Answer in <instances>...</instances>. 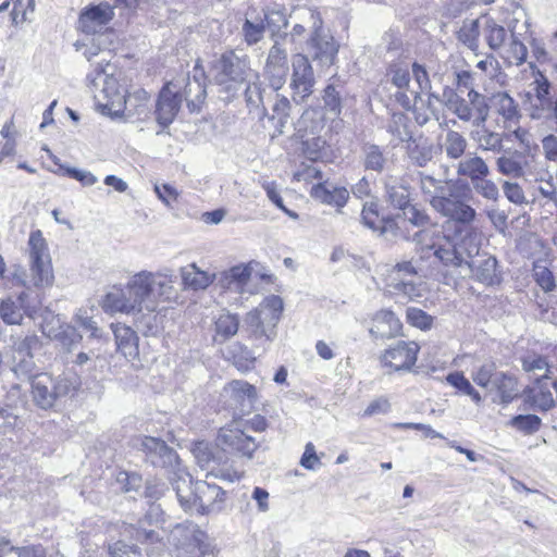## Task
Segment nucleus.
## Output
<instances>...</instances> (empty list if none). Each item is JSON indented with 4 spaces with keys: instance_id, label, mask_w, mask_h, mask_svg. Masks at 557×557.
I'll return each mask as SVG.
<instances>
[{
    "instance_id": "f257e3e1",
    "label": "nucleus",
    "mask_w": 557,
    "mask_h": 557,
    "mask_svg": "<svg viewBox=\"0 0 557 557\" xmlns=\"http://www.w3.org/2000/svg\"><path fill=\"white\" fill-rule=\"evenodd\" d=\"M442 102L460 121L476 127L471 131L470 136L476 143L478 149L492 153L504 151V139L509 138V135L491 131L485 126L490 116V106L485 95L470 88L467 98H462L454 89L445 88Z\"/></svg>"
},
{
    "instance_id": "f03ea898",
    "label": "nucleus",
    "mask_w": 557,
    "mask_h": 557,
    "mask_svg": "<svg viewBox=\"0 0 557 557\" xmlns=\"http://www.w3.org/2000/svg\"><path fill=\"white\" fill-rule=\"evenodd\" d=\"M213 79L219 92L225 94L230 99L235 97L246 83L259 79V74L250 67L248 55L228 50L215 60Z\"/></svg>"
},
{
    "instance_id": "7ed1b4c3",
    "label": "nucleus",
    "mask_w": 557,
    "mask_h": 557,
    "mask_svg": "<svg viewBox=\"0 0 557 557\" xmlns=\"http://www.w3.org/2000/svg\"><path fill=\"white\" fill-rule=\"evenodd\" d=\"M430 206L446 220L443 222V230L447 235L462 237L461 240L476 238L473 235L472 223L476 218V211L459 197L451 193L444 196H435L430 199Z\"/></svg>"
},
{
    "instance_id": "20e7f679",
    "label": "nucleus",
    "mask_w": 557,
    "mask_h": 557,
    "mask_svg": "<svg viewBox=\"0 0 557 557\" xmlns=\"http://www.w3.org/2000/svg\"><path fill=\"white\" fill-rule=\"evenodd\" d=\"M129 293L133 295L137 312L143 309L150 313L157 310L160 301L172 298L174 294L173 281L166 275L150 271H140L133 275L127 282Z\"/></svg>"
},
{
    "instance_id": "39448f33",
    "label": "nucleus",
    "mask_w": 557,
    "mask_h": 557,
    "mask_svg": "<svg viewBox=\"0 0 557 557\" xmlns=\"http://www.w3.org/2000/svg\"><path fill=\"white\" fill-rule=\"evenodd\" d=\"M480 244L476 238L469 242L461 240V249L458 258L460 262L451 264L450 268L458 270L462 277L473 276L480 283L486 286L499 284L500 273L497 270V260L492 256H479Z\"/></svg>"
},
{
    "instance_id": "423d86ee",
    "label": "nucleus",
    "mask_w": 557,
    "mask_h": 557,
    "mask_svg": "<svg viewBox=\"0 0 557 557\" xmlns=\"http://www.w3.org/2000/svg\"><path fill=\"white\" fill-rule=\"evenodd\" d=\"M28 273H24L21 283L25 287L36 288L52 285L54 275L47 240L40 230L33 231L28 238Z\"/></svg>"
},
{
    "instance_id": "0eeeda50",
    "label": "nucleus",
    "mask_w": 557,
    "mask_h": 557,
    "mask_svg": "<svg viewBox=\"0 0 557 557\" xmlns=\"http://www.w3.org/2000/svg\"><path fill=\"white\" fill-rule=\"evenodd\" d=\"M454 235H447L443 227L440 230L436 223L431 222L413 234L412 242L425 257L432 255L444 267L450 268L451 264H457V261L460 262L458 253L461 242L458 245L454 244Z\"/></svg>"
},
{
    "instance_id": "6e6552de",
    "label": "nucleus",
    "mask_w": 557,
    "mask_h": 557,
    "mask_svg": "<svg viewBox=\"0 0 557 557\" xmlns=\"http://www.w3.org/2000/svg\"><path fill=\"white\" fill-rule=\"evenodd\" d=\"M482 33L488 48L498 52L500 58L509 65L519 66L527 61L528 49L512 29L508 35L503 25L498 24L493 17L486 16Z\"/></svg>"
},
{
    "instance_id": "1a4fd4ad",
    "label": "nucleus",
    "mask_w": 557,
    "mask_h": 557,
    "mask_svg": "<svg viewBox=\"0 0 557 557\" xmlns=\"http://www.w3.org/2000/svg\"><path fill=\"white\" fill-rule=\"evenodd\" d=\"M79 384V377L71 372L57 376L46 372L36 374L32 380L33 400L39 408L50 409L59 399L74 393Z\"/></svg>"
},
{
    "instance_id": "9d476101",
    "label": "nucleus",
    "mask_w": 557,
    "mask_h": 557,
    "mask_svg": "<svg viewBox=\"0 0 557 557\" xmlns=\"http://www.w3.org/2000/svg\"><path fill=\"white\" fill-rule=\"evenodd\" d=\"M176 496L185 510L197 509L210 512L221 509L225 492L214 483L191 480H178L174 486Z\"/></svg>"
},
{
    "instance_id": "9b49d317",
    "label": "nucleus",
    "mask_w": 557,
    "mask_h": 557,
    "mask_svg": "<svg viewBox=\"0 0 557 557\" xmlns=\"http://www.w3.org/2000/svg\"><path fill=\"white\" fill-rule=\"evenodd\" d=\"M177 543L178 557L213 556V545L209 536L194 523L178 524L172 532Z\"/></svg>"
},
{
    "instance_id": "f8f14e48",
    "label": "nucleus",
    "mask_w": 557,
    "mask_h": 557,
    "mask_svg": "<svg viewBox=\"0 0 557 557\" xmlns=\"http://www.w3.org/2000/svg\"><path fill=\"white\" fill-rule=\"evenodd\" d=\"M40 307L39 295L33 297L29 290H24L17 296H8L0 304V317L5 324L18 325L24 315L34 318Z\"/></svg>"
},
{
    "instance_id": "ddd939ff",
    "label": "nucleus",
    "mask_w": 557,
    "mask_h": 557,
    "mask_svg": "<svg viewBox=\"0 0 557 557\" xmlns=\"http://www.w3.org/2000/svg\"><path fill=\"white\" fill-rule=\"evenodd\" d=\"M95 99L101 112L111 117L121 116L127 104L132 103V97L126 98L125 90L113 75H106L100 94L95 95Z\"/></svg>"
},
{
    "instance_id": "4468645a",
    "label": "nucleus",
    "mask_w": 557,
    "mask_h": 557,
    "mask_svg": "<svg viewBox=\"0 0 557 557\" xmlns=\"http://www.w3.org/2000/svg\"><path fill=\"white\" fill-rule=\"evenodd\" d=\"M313 25L314 30L308 42L309 53L321 66H330L336 59L339 46L334 37L322 28L320 18L314 21Z\"/></svg>"
},
{
    "instance_id": "2eb2a0df",
    "label": "nucleus",
    "mask_w": 557,
    "mask_h": 557,
    "mask_svg": "<svg viewBox=\"0 0 557 557\" xmlns=\"http://www.w3.org/2000/svg\"><path fill=\"white\" fill-rule=\"evenodd\" d=\"M419 345L416 342L399 341L385 349L381 363L391 371H410L416 364Z\"/></svg>"
},
{
    "instance_id": "dca6fc26",
    "label": "nucleus",
    "mask_w": 557,
    "mask_h": 557,
    "mask_svg": "<svg viewBox=\"0 0 557 557\" xmlns=\"http://www.w3.org/2000/svg\"><path fill=\"white\" fill-rule=\"evenodd\" d=\"M529 115L533 120L550 119L557 109V99L550 95V84L544 76L534 81L533 92L528 94Z\"/></svg>"
},
{
    "instance_id": "f3484780",
    "label": "nucleus",
    "mask_w": 557,
    "mask_h": 557,
    "mask_svg": "<svg viewBox=\"0 0 557 557\" xmlns=\"http://www.w3.org/2000/svg\"><path fill=\"white\" fill-rule=\"evenodd\" d=\"M293 74L290 87L294 91L293 99L299 103L313 91L314 75L312 66L305 54L297 53L292 61Z\"/></svg>"
},
{
    "instance_id": "a211bd4d",
    "label": "nucleus",
    "mask_w": 557,
    "mask_h": 557,
    "mask_svg": "<svg viewBox=\"0 0 557 557\" xmlns=\"http://www.w3.org/2000/svg\"><path fill=\"white\" fill-rule=\"evenodd\" d=\"M113 16L114 9L108 2L88 5L79 14L77 29L88 35L99 34L107 29Z\"/></svg>"
},
{
    "instance_id": "6ab92c4d",
    "label": "nucleus",
    "mask_w": 557,
    "mask_h": 557,
    "mask_svg": "<svg viewBox=\"0 0 557 557\" xmlns=\"http://www.w3.org/2000/svg\"><path fill=\"white\" fill-rule=\"evenodd\" d=\"M181 87L173 82L168 83L160 91L156 104V120L162 127H168L175 120L182 104Z\"/></svg>"
},
{
    "instance_id": "aec40b11",
    "label": "nucleus",
    "mask_w": 557,
    "mask_h": 557,
    "mask_svg": "<svg viewBox=\"0 0 557 557\" xmlns=\"http://www.w3.org/2000/svg\"><path fill=\"white\" fill-rule=\"evenodd\" d=\"M287 50L275 42L269 50L263 75L274 91L281 89L288 74Z\"/></svg>"
},
{
    "instance_id": "412c9836",
    "label": "nucleus",
    "mask_w": 557,
    "mask_h": 557,
    "mask_svg": "<svg viewBox=\"0 0 557 557\" xmlns=\"http://www.w3.org/2000/svg\"><path fill=\"white\" fill-rule=\"evenodd\" d=\"M216 445L226 453L251 458L258 445L253 437L237 428H222L216 437Z\"/></svg>"
},
{
    "instance_id": "4be33fe9",
    "label": "nucleus",
    "mask_w": 557,
    "mask_h": 557,
    "mask_svg": "<svg viewBox=\"0 0 557 557\" xmlns=\"http://www.w3.org/2000/svg\"><path fill=\"white\" fill-rule=\"evenodd\" d=\"M135 446L146 454L151 463L159 467L172 466L178 458L176 451L169 447L164 441L152 437L143 436L135 441Z\"/></svg>"
},
{
    "instance_id": "5701e85b",
    "label": "nucleus",
    "mask_w": 557,
    "mask_h": 557,
    "mask_svg": "<svg viewBox=\"0 0 557 557\" xmlns=\"http://www.w3.org/2000/svg\"><path fill=\"white\" fill-rule=\"evenodd\" d=\"M41 330L46 336L59 342L62 348L69 352L72 351L83 338L75 326L61 322L58 317L46 319L41 324Z\"/></svg>"
},
{
    "instance_id": "b1692460",
    "label": "nucleus",
    "mask_w": 557,
    "mask_h": 557,
    "mask_svg": "<svg viewBox=\"0 0 557 557\" xmlns=\"http://www.w3.org/2000/svg\"><path fill=\"white\" fill-rule=\"evenodd\" d=\"M490 110L502 119L503 127L509 129L512 125L517 124L521 117L519 106L517 101L506 91L494 92L491 98H487Z\"/></svg>"
},
{
    "instance_id": "393cba45",
    "label": "nucleus",
    "mask_w": 557,
    "mask_h": 557,
    "mask_svg": "<svg viewBox=\"0 0 557 557\" xmlns=\"http://www.w3.org/2000/svg\"><path fill=\"white\" fill-rule=\"evenodd\" d=\"M194 455L200 468L208 471L207 478H221L231 482L242 478V473L236 471L231 473L228 470H215V465H219V461L213 453V448L208 443H197L194 448Z\"/></svg>"
},
{
    "instance_id": "a878e982",
    "label": "nucleus",
    "mask_w": 557,
    "mask_h": 557,
    "mask_svg": "<svg viewBox=\"0 0 557 557\" xmlns=\"http://www.w3.org/2000/svg\"><path fill=\"white\" fill-rule=\"evenodd\" d=\"M101 307L106 312H121L126 314H136L137 309L133 304V295L129 287L113 286L103 297Z\"/></svg>"
},
{
    "instance_id": "bb28decb",
    "label": "nucleus",
    "mask_w": 557,
    "mask_h": 557,
    "mask_svg": "<svg viewBox=\"0 0 557 557\" xmlns=\"http://www.w3.org/2000/svg\"><path fill=\"white\" fill-rule=\"evenodd\" d=\"M403 323L392 310L382 309L372 318L369 332L374 338H392L400 334Z\"/></svg>"
},
{
    "instance_id": "cd10ccee",
    "label": "nucleus",
    "mask_w": 557,
    "mask_h": 557,
    "mask_svg": "<svg viewBox=\"0 0 557 557\" xmlns=\"http://www.w3.org/2000/svg\"><path fill=\"white\" fill-rule=\"evenodd\" d=\"M206 96L205 75L195 67L193 77L187 78L182 98L184 97L190 112H199Z\"/></svg>"
},
{
    "instance_id": "c85d7f7f",
    "label": "nucleus",
    "mask_w": 557,
    "mask_h": 557,
    "mask_svg": "<svg viewBox=\"0 0 557 557\" xmlns=\"http://www.w3.org/2000/svg\"><path fill=\"white\" fill-rule=\"evenodd\" d=\"M550 387L547 380L535 379L534 385L524 389V400L534 409L547 411L555 406Z\"/></svg>"
},
{
    "instance_id": "c756f323",
    "label": "nucleus",
    "mask_w": 557,
    "mask_h": 557,
    "mask_svg": "<svg viewBox=\"0 0 557 557\" xmlns=\"http://www.w3.org/2000/svg\"><path fill=\"white\" fill-rule=\"evenodd\" d=\"M310 195L322 203L337 208H343L349 198V191L345 187H339L329 182H320L313 185Z\"/></svg>"
},
{
    "instance_id": "7c9ffc66",
    "label": "nucleus",
    "mask_w": 557,
    "mask_h": 557,
    "mask_svg": "<svg viewBox=\"0 0 557 557\" xmlns=\"http://www.w3.org/2000/svg\"><path fill=\"white\" fill-rule=\"evenodd\" d=\"M456 172L458 176L466 177L472 183L483 176H490L491 168L476 152H469L459 160Z\"/></svg>"
},
{
    "instance_id": "2f4dec72",
    "label": "nucleus",
    "mask_w": 557,
    "mask_h": 557,
    "mask_svg": "<svg viewBox=\"0 0 557 557\" xmlns=\"http://www.w3.org/2000/svg\"><path fill=\"white\" fill-rule=\"evenodd\" d=\"M224 393L243 409H251L258 397L256 387L242 380L231 381L224 387Z\"/></svg>"
},
{
    "instance_id": "473e14b6",
    "label": "nucleus",
    "mask_w": 557,
    "mask_h": 557,
    "mask_svg": "<svg viewBox=\"0 0 557 557\" xmlns=\"http://www.w3.org/2000/svg\"><path fill=\"white\" fill-rule=\"evenodd\" d=\"M117 350L127 359L134 360L139 355L138 336L135 331L124 324H112Z\"/></svg>"
},
{
    "instance_id": "72a5a7b5",
    "label": "nucleus",
    "mask_w": 557,
    "mask_h": 557,
    "mask_svg": "<svg viewBox=\"0 0 557 557\" xmlns=\"http://www.w3.org/2000/svg\"><path fill=\"white\" fill-rule=\"evenodd\" d=\"M362 165L366 171L382 173L388 169L391 160L385 149L379 145L366 143L361 148Z\"/></svg>"
},
{
    "instance_id": "f704fd0d",
    "label": "nucleus",
    "mask_w": 557,
    "mask_h": 557,
    "mask_svg": "<svg viewBox=\"0 0 557 557\" xmlns=\"http://www.w3.org/2000/svg\"><path fill=\"white\" fill-rule=\"evenodd\" d=\"M386 76L389 82L399 89L396 95L398 102H400L404 108L409 109L412 104L411 97L406 94V91L410 90L409 70L398 64H392L387 70Z\"/></svg>"
},
{
    "instance_id": "c9c22d12",
    "label": "nucleus",
    "mask_w": 557,
    "mask_h": 557,
    "mask_svg": "<svg viewBox=\"0 0 557 557\" xmlns=\"http://www.w3.org/2000/svg\"><path fill=\"white\" fill-rule=\"evenodd\" d=\"M181 276L184 287L193 290L206 289L215 278L214 274L200 270L196 263L182 268Z\"/></svg>"
},
{
    "instance_id": "e433bc0d",
    "label": "nucleus",
    "mask_w": 557,
    "mask_h": 557,
    "mask_svg": "<svg viewBox=\"0 0 557 557\" xmlns=\"http://www.w3.org/2000/svg\"><path fill=\"white\" fill-rule=\"evenodd\" d=\"M384 186L392 206L403 211L410 205V191L406 184L398 183L396 177L388 175L384 178Z\"/></svg>"
},
{
    "instance_id": "4c0bfd02",
    "label": "nucleus",
    "mask_w": 557,
    "mask_h": 557,
    "mask_svg": "<svg viewBox=\"0 0 557 557\" xmlns=\"http://www.w3.org/2000/svg\"><path fill=\"white\" fill-rule=\"evenodd\" d=\"M258 311L268 332H274L283 311V300L278 296L271 295L259 305Z\"/></svg>"
},
{
    "instance_id": "58836bf2",
    "label": "nucleus",
    "mask_w": 557,
    "mask_h": 557,
    "mask_svg": "<svg viewBox=\"0 0 557 557\" xmlns=\"http://www.w3.org/2000/svg\"><path fill=\"white\" fill-rule=\"evenodd\" d=\"M24 428V421L15 405L0 400V432L12 434Z\"/></svg>"
},
{
    "instance_id": "ea45409f",
    "label": "nucleus",
    "mask_w": 557,
    "mask_h": 557,
    "mask_svg": "<svg viewBox=\"0 0 557 557\" xmlns=\"http://www.w3.org/2000/svg\"><path fill=\"white\" fill-rule=\"evenodd\" d=\"M435 152L433 144L426 140H410L407 145V154L411 163L424 168L432 161Z\"/></svg>"
},
{
    "instance_id": "a19ab883",
    "label": "nucleus",
    "mask_w": 557,
    "mask_h": 557,
    "mask_svg": "<svg viewBox=\"0 0 557 557\" xmlns=\"http://www.w3.org/2000/svg\"><path fill=\"white\" fill-rule=\"evenodd\" d=\"M520 153L518 151L504 152L495 159L496 171L512 178H520L523 175V162L519 160Z\"/></svg>"
},
{
    "instance_id": "79ce46f5",
    "label": "nucleus",
    "mask_w": 557,
    "mask_h": 557,
    "mask_svg": "<svg viewBox=\"0 0 557 557\" xmlns=\"http://www.w3.org/2000/svg\"><path fill=\"white\" fill-rule=\"evenodd\" d=\"M523 175L520 178H523L525 182L536 183L546 181L547 178H553L552 172L548 170V166L545 161L537 159L534 156L525 159L522 166Z\"/></svg>"
},
{
    "instance_id": "37998d69",
    "label": "nucleus",
    "mask_w": 557,
    "mask_h": 557,
    "mask_svg": "<svg viewBox=\"0 0 557 557\" xmlns=\"http://www.w3.org/2000/svg\"><path fill=\"white\" fill-rule=\"evenodd\" d=\"M468 141L466 137L457 131L449 129L442 145V148L448 159L460 160L462 159Z\"/></svg>"
},
{
    "instance_id": "c03bdc74",
    "label": "nucleus",
    "mask_w": 557,
    "mask_h": 557,
    "mask_svg": "<svg viewBox=\"0 0 557 557\" xmlns=\"http://www.w3.org/2000/svg\"><path fill=\"white\" fill-rule=\"evenodd\" d=\"M493 386L498 391L500 404L508 405L518 395L517 381L513 376L498 373L493 380Z\"/></svg>"
},
{
    "instance_id": "a18cd8bd",
    "label": "nucleus",
    "mask_w": 557,
    "mask_h": 557,
    "mask_svg": "<svg viewBox=\"0 0 557 557\" xmlns=\"http://www.w3.org/2000/svg\"><path fill=\"white\" fill-rule=\"evenodd\" d=\"M387 132L403 143H408L412 139L410 121L408 116L401 112L392 114L387 123Z\"/></svg>"
},
{
    "instance_id": "49530a36",
    "label": "nucleus",
    "mask_w": 557,
    "mask_h": 557,
    "mask_svg": "<svg viewBox=\"0 0 557 557\" xmlns=\"http://www.w3.org/2000/svg\"><path fill=\"white\" fill-rule=\"evenodd\" d=\"M480 20H466L457 33V38L470 50L479 48Z\"/></svg>"
},
{
    "instance_id": "de8ad7c7",
    "label": "nucleus",
    "mask_w": 557,
    "mask_h": 557,
    "mask_svg": "<svg viewBox=\"0 0 557 557\" xmlns=\"http://www.w3.org/2000/svg\"><path fill=\"white\" fill-rule=\"evenodd\" d=\"M507 425L517 430L518 432L530 435L536 433L540 430L542 420L535 414H518L512 417L508 421Z\"/></svg>"
},
{
    "instance_id": "09e8293b",
    "label": "nucleus",
    "mask_w": 557,
    "mask_h": 557,
    "mask_svg": "<svg viewBox=\"0 0 557 557\" xmlns=\"http://www.w3.org/2000/svg\"><path fill=\"white\" fill-rule=\"evenodd\" d=\"M275 102L272 107V120L276 121L275 127L280 134H283L289 121L292 106L286 97H280L278 94H275Z\"/></svg>"
},
{
    "instance_id": "8fccbe9b",
    "label": "nucleus",
    "mask_w": 557,
    "mask_h": 557,
    "mask_svg": "<svg viewBox=\"0 0 557 557\" xmlns=\"http://www.w3.org/2000/svg\"><path fill=\"white\" fill-rule=\"evenodd\" d=\"M257 81L258 79H252L250 83H246L245 99L249 108L260 110L259 114L264 115L267 112L263 96L264 89Z\"/></svg>"
},
{
    "instance_id": "3c124183",
    "label": "nucleus",
    "mask_w": 557,
    "mask_h": 557,
    "mask_svg": "<svg viewBox=\"0 0 557 557\" xmlns=\"http://www.w3.org/2000/svg\"><path fill=\"white\" fill-rule=\"evenodd\" d=\"M532 276L535 283L546 294L554 292L557 287L553 271L540 262L534 263Z\"/></svg>"
},
{
    "instance_id": "603ef678",
    "label": "nucleus",
    "mask_w": 557,
    "mask_h": 557,
    "mask_svg": "<svg viewBox=\"0 0 557 557\" xmlns=\"http://www.w3.org/2000/svg\"><path fill=\"white\" fill-rule=\"evenodd\" d=\"M446 381L462 394L470 396L475 404L481 403V395L479 394L478 391L474 389V387L471 385L470 381L463 375V373H449L446 376Z\"/></svg>"
},
{
    "instance_id": "864d4df0",
    "label": "nucleus",
    "mask_w": 557,
    "mask_h": 557,
    "mask_svg": "<svg viewBox=\"0 0 557 557\" xmlns=\"http://www.w3.org/2000/svg\"><path fill=\"white\" fill-rule=\"evenodd\" d=\"M522 369L525 372L536 375V379H548L547 373L549 372V366L545 357L537 355L524 357L522 359Z\"/></svg>"
},
{
    "instance_id": "5fc2aeb1",
    "label": "nucleus",
    "mask_w": 557,
    "mask_h": 557,
    "mask_svg": "<svg viewBox=\"0 0 557 557\" xmlns=\"http://www.w3.org/2000/svg\"><path fill=\"white\" fill-rule=\"evenodd\" d=\"M54 163L59 165L57 174L65 175L71 178L78 181L83 186H92L98 182L96 175L87 170H81L77 168L60 164L59 160H54Z\"/></svg>"
},
{
    "instance_id": "6e6d98bb",
    "label": "nucleus",
    "mask_w": 557,
    "mask_h": 557,
    "mask_svg": "<svg viewBox=\"0 0 557 557\" xmlns=\"http://www.w3.org/2000/svg\"><path fill=\"white\" fill-rule=\"evenodd\" d=\"M251 269L248 265L238 264L224 273V280L228 288H242L250 278Z\"/></svg>"
},
{
    "instance_id": "4d7b16f0",
    "label": "nucleus",
    "mask_w": 557,
    "mask_h": 557,
    "mask_svg": "<svg viewBox=\"0 0 557 557\" xmlns=\"http://www.w3.org/2000/svg\"><path fill=\"white\" fill-rule=\"evenodd\" d=\"M239 320L236 314H221L215 322L216 336L225 341L234 336L238 331Z\"/></svg>"
},
{
    "instance_id": "13d9d810",
    "label": "nucleus",
    "mask_w": 557,
    "mask_h": 557,
    "mask_svg": "<svg viewBox=\"0 0 557 557\" xmlns=\"http://www.w3.org/2000/svg\"><path fill=\"white\" fill-rule=\"evenodd\" d=\"M420 176V189L422 194L428 197V200L433 199L435 196H444L446 186L445 182L442 180H437L431 175H426L422 172L419 173Z\"/></svg>"
},
{
    "instance_id": "bf43d9fd",
    "label": "nucleus",
    "mask_w": 557,
    "mask_h": 557,
    "mask_svg": "<svg viewBox=\"0 0 557 557\" xmlns=\"http://www.w3.org/2000/svg\"><path fill=\"white\" fill-rule=\"evenodd\" d=\"M474 191L481 196L482 198L496 202L499 197V189L494 181L490 178V176H483V178H478L471 183Z\"/></svg>"
},
{
    "instance_id": "052dcab7",
    "label": "nucleus",
    "mask_w": 557,
    "mask_h": 557,
    "mask_svg": "<svg viewBox=\"0 0 557 557\" xmlns=\"http://www.w3.org/2000/svg\"><path fill=\"white\" fill-rule=\"evenodd\" d=\"M412 75L418 88L410 89V97L414 101L420 98V94L431 90V81L425 67L417 62L412 64Z\"/></svg>"
},
{
    "instance_id": "680f3d73",
    "label": "nucleus",
    "mask_w": 557,
    "mask_h": 557,
    "mask_svg": "<svg viewBox=\"0 0 557 557\" xmlns=\"http://www.w3.org/2000/svg\"><path fill=\"white\" fill-rule=\"evenodd\" d=\"M361 221L363 225L373 231H383V219L377 211V203L375 201L366 202L361 212Z\"/></svg>"
},
{
    "instance_id": "e2e57ef3",
    "label": "nucleus",
    "mask_w": 557,
    "mask_h": 557,
    "mask_svg": "<svg viewBox=\"0 0 557 557\" xmlns=\"http://www.w3.org/2000/svg\"><path fill=\"white\" fill-rule=\"evenodd\" d=\"M407 322L421 331H428L432 327L434 318L416 307H409L406 310Z\"/></svg>"
},
{
    "instance_id": "0e129e2a",
    "label": "nucleus",
    "mask_w": 557,
    "mask_h": 557,
    "mask_svg": "<svg viewBox=\"0 0 557 557\" xmlns=\"http://www.w3.org/2000/svg\"><path fill=\"white\" fill-rule=\"evenodd\" d=\"M36 364L34 356H13V372L23 380H33Z\"/></svg>"
},
{
    "instance_id": "69168bd1",
    "label": "nucleus",
    "mask_w": 557,
    "mask_h": 557,
    "mask_svg": "<svg viewBox=\"0 0 557 557\" xmlns=\"http://www.w3.org/2000/svg\"><path fill=\"white\" fill-rule=\"evenodd\" d=\"M74 322L83 330L90 333L91 338H100L102 335L101 330L98 326V322L88 314L86 309H78L74 315Z\"/></svg>"
},
{
    "instance_id": "338daca9",
    "label": "nucleus",
    "mask_w": 557,
    "mask_h": 557,
    "mask_svg": "<svg viewBox=\"0 0 557 557\" xmlns=\"http://www.w3.org/2000/svg\"><path fill=\"white\" fill-rule=\"evenodd\" d=\"M324 108L333 116L337 117L342 112V99L339 92L333 85H329L324 89L323 95Z\"/></svg>"
},
{
    "instance_id": "774afa93",
    "label": "nucleus",
    "mask_w": 557,
    "mask_h": 557,
    "mask_svg": "<svg viewBox=\"0 0 557 557\" xmlns=\"http://www.w3.org/2000/svg\"><path fill=\"white\" fill-rule=\"evenodd\" d=\"M403 215L406 221L419 228L428 226L432 222L430 215L424 210L413 205L406 207V209L403 210Z\"/></svg>"
}]
</instances>
